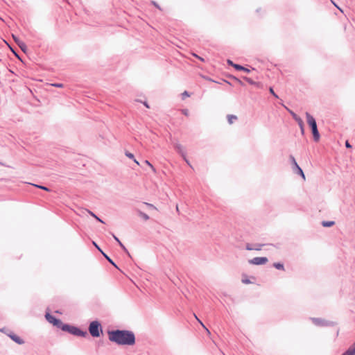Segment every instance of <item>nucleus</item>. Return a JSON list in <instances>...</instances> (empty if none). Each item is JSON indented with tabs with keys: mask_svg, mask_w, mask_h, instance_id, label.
I'll list each match as a JSON object with an SVG mask.
<instances>
[{
	"mask_svg": "<svg viewBox=\"0 0 355 355\" xmlns=\"http://www.w3.org/2000/svg\"><path fill=\"white\" fill-rule=\"evenodd\" d=\"M110 341L121 345H132L135 343V337L132 332L125 330H116L108 332Z\"/></svg>",
	"mask_w": 355,
	"mask_h": 355,
	"instance_id": "obj_1",
	"label": "nucleus"
},
{
	"mask_svg": "<svg viewBox=\"0 0 355 355\" xmlns=\"http://www.w3.org/2000/svg\"><path fill=\"white\" fill-rule=\"evenodd\" d=\"M306 121L311 128L313 139L315 141L320 139V134L318 130L317 124L315 119L308 112L306 113Z\"/></svg>",
	"mask_w": 355,
	"mask_h": 355,
	"instance_id": "obj_2",
	"label": "nucleus"
},
{
	"mask_svg": "<svg viewBox=\"0 0 355 355\" xmlns=\"http://www.w3.org/2000/svg\"><path fill=\"white\" fill-rule=\"evenodd\" d=\"M89 331L93 337L100 336V332H102L101 324L97 321H93L89 327Z\"/></svg>",
	"mask_w": 355,
	"mask_h": 355,
	"instance_id": "obj_3",
	"label": "nucleus"
},
{
	"mask_svg": "<svg viewBox=\"0 0 355 355\" xmlns=\"http://www.w3.org/2000/svg\"><path fill=\"white\" fill-rule=\"evenodd\" d=\"M62 329L63 331H68V332L71 333V334H73L76 336H85L87 335L86 331H83L80 329H79L75 327L70 326L68 324L62 325Z\"/></svg>",
	"mask_w": 355,
	"mask_h": 355,
	"instance_id": "obj_4",
	"label": "nucleus"
},
{
	"mask_svg": "<svg viewBox=\"0 0 355 355\" xmlns=\"http://www.w3.org/2000/svg\"><path fill=\"white\" fill-rule=\"evenodd\" d=\"M46 320L49 322L53 324L54 326H56L59 328L62 329V325H64L61 320L59 319L55 318L54 316L51 315L50 313H46L45 315Z\"/></svg>",
	"mask_w": 355,
	"mask_h": 355,
	"instance_id": "obj_5",
	"label": "nucleus"
},
{
	"mask_svg": "<svg viewBox=\"0 0 355 355\" xmlns=\"http://www.w3.org/2000/svg\"><path fill=\"white\" fill-rule=\"evenodd\" d=\"M268 262L266 257H254L249 260V263L253 265H263Z\"/></svg>",
	"mask_w": 355,
	"mask_h": 355,
	"instance_id": "obj_6",
	"label": "nucleus"
},
{
	"mask_svg": "<svg viewBox=\"0 0 355 355\" xmlns=\"http://www.w3.org/2000/svg\"><path fill=\"white\" fill-rule=\"evenodd\" d=\"M291 114H292L293 118L295 119V121H297L299 125L300 126L301 130L303 132H304V123H303L302 120L300 117H298L294 112H291Z\"/></svg>",
	"mask_w": 355,
	"mask_h": 355,
	"instance_id": "obj_7",
	"label": "nucleus"
},
{
	"mask_svg": "<svg viewBox=\"0 0 355 355\" xmlns=\"http://www.w3.org/2000/svg\"><path fill=\"white\" fill-rule=\"evenodd\" d=\"M174 148L182 156H184L185 153H184V146L182 145H181L179 143H177V144H175Z\"/></svg>",
	"mask_w": 355,
	"mask_h": 355,
	"instance_id": "obj_8",
	"label": "nucleus"
},
{
	"mask_svg": "<svg viewBox=\"0 0 355 355\" xmlns=\"http://www.w3.org/2000/svg\"><path fill=\"white\" fill-rule=\"evenodd\" d=\"M342 355H355V343Z\"/></svg>",
	"mask_w": 355,
	"mask_h": 355,
	"instance_id": "obj_9",
	"label": "nucleus"
},
{
	"mask_svg": "<svg viewBox=\"0 0 355 355\" xmlns=\"http://www.w3.org/2000/svg\"><path fill=\"white\" fill-rule=\"evenodd\" d=\"M227 118L228 123L230 124H232L234 121L237 120V116L236 115H233V114L227 115Z\"/></svg>",
	"mask_w": 355,
	"mask_h": 355,
	"instance_id": "obj_10",
	"label": "nucleus"
},
{
	"mask_svg": "<svg viewBox=\"0 0 355 355\" xmlns=\"http://www.w3.org/2000/svg\"><path fill=\"white\" fill-rule=\"evenodd\" d=\"M241 282L242 283L245 284H252V282L249 279L248 275H245V274H243L242 275V279H241Z\"/></svg>",
	"mask_w": 355,
	"mask_h": 355,
	"instance_id": "obj_11",
	"label": "nucleus"
},
{
	"mask_svg": "<svg viewBox=\"0 0 355 355\" xmlns=\"http://www.w3.org/2000/svg\"><path fill=\"white\" fill-rule=\"evenodd\" d=\"M10 338L15 341L18 344H23L24 343V341L22 339H21L19 336H16V335H12V336H10Z\"/></svg>",
	"mask_w": 355,
	"mask_h": 355,
	"instance_id": "obj_12",
	"label": "nucleus"
},
{
	"mask_svg": "<svg viewBox=\"0 0 355 355\" xmlns=\"http://www.w3.org/2000/svg\"><path fill=\"white\" fill-rule=\"evenodd\" d=\"M18 46H19V48L21 49V51L24 53L26 52L27 51V46L26 45V44L22 41V42H18Z\"/></svg>",
	"mask_w": 355,
	"mask_h": 355,
	"instance_id": "obj_13",
	"label": "nucleus"
},
{
	"mask_svg": "<svg viewBox=\"0 0 355 355\" xmlns=\"http://www.w3.org/2000/svg\"><path fill=\"white\" fill-rule=\"evenodd\" d=\"M125 155L130 158V159H132L134 160V162L137 164V165H139V162L135 159V157H134V155L130 152H125Z\"/></svg>",
	"mask_w": 355,
	"mask_h": 355,
	"instance_id": "obj_14",
	"label": "nucleus"
},
{
	"mask_svg": "<svg viewBox=\"0 0 355 355\" xmlns=\"http://www.w3.org/2000/svg\"><path fill=\"white\" fill-rule=\"evenodd\" d=\"M234 67L237 70H243L247 73L250 72V70L239 64H234Z\"/></svg>",
	"mask_w": 355,
	"mask_h": 355,
	"instance_id": "obj_15",
	"label": "nucleus"
},
{
	"mask_svg": "<svg viewBox=\"0 0 355 355\" xmlns=\"http://www.w3.org/2000/svg\"><path fill=\"white\" fill-rule=\"evenodd\" d=\"M273 266L278 270H284V266L282 263H274Z\"/></svg>",
	"mask_w": 355,
	"mask_h": 355,
	"instance_id": "obj_16",
	"label": "nucleus"
},
{
	"mask_svg": "<svg viewBox=\"0 0 355 355\" xmlns=\"http://www.w3.org/2000/svg\"><path fill=\"white\" fill-rule=\"evenodd\" d=\"M138 213H139V216H141V217L144 220H148L149 219V216H148L146 214H145V213H144V212H142V211H138Z\"/></svg>",
	"mask_w": 355,
	"mask_h": 355,
	"instance_id": "obj_17",
	"label": "nucleus"
},
{
	"mask_svg": "<svg viewBox=\"0 0 355 355\" xmlns=\"http://www.w3.org/2000/svg\"><path fill=\"white\" fill-rule=\"evenodd\" d=\"M296 169L297 171V173L301 175V177L303 178L304 180H305V179H306L305 175H304L303 171L302 170V168L300 166H297V168H296Z\"/></svg>",
	"mask_w": 355,
	"mask_h": 355,
	"instance_id": "obj_18",
	"label": "nucleus"
},
{
	"mask_svg": "<svg viewBox=\"0 0 355 355\" xmlns=\"http://www.w3.org/2000/svg\"><path fill=\"white\" fill-rule=\"evenodd\" d=\"M334 221H323L322 222V225L324 227H331L332 225H334Z\"/></svg>",
	"mask_w": 355,
	"mask_h": 355,
	"instance_id": "obj_19",
	"label": "nucleus"
},
{
	"mask_svg": "<svg viewBox=\"0 0 355 355\" xmlns=\"http://www.w3.org/2000/svg\"><path fill=\"white\" fill-rule=\"evenodd\" d=\"M263 245V244H255L253 245V250H261Z\"/></svg>",
	"mask_w": 355,
	"mask_h": 355,
	"instance_id": "obj_20",
	"label": "nucleus"
},
{
	"mask_svg": "<svg viewBox=\"0 0 355 355\" xmlns=\"http://www.w3.org/2000/svg\"><path fill=\"white\" fill-rule=\"evenodd\" d=\"M243 79L245 80L250 85H257V83L252 80L251 78L248 77H243Z\"/></svg>",
	"mask_w": 355,
	"mask_h": 355,
	"instance_id": "obj_21",
	"label": "nucleus"
},
{
	"mask_svg": "<svg viewBox=\"0 0 355 355\" xmlns=\"http://www.w3.org/2000/svg\"><path fill=\"white\" fill-rule=\"evenodd\" d=\"M87 211H88V213H89L92 216H93L94 218H95L97 220H98V221H99V222H101V223H103V221L101 219H100L97 216H96L93 212H92V211H89V210H87Z\"/></svg>",
	"mask_w": 355,
	"mask_h": 355,
	"instance_id": "obj_22",
	"label": "nucleus"
},
{
	"mask_svg": "<svg viewBox=\"0 0 355 355\" xmlns=\"http://www.w3.org/2000/svg\"><path fill=\"white\" fill-rule=\"evenodd\" d=\"M290 157H291V159L292 163H293V164L294 165V166H295V168H297V166H299V165L297 164V162H296V160H295V157H294L293 156H292V155H291Z\"/></svg>",
	"mask_w": 355,
	"mask_h": 355,
	"instance_id": "obj_23",
	"label": "nucleus"
},
{
	"mask_svg": "<svg viewBox=\"0 0 355 355\" xmlns=\"http://www.w3.org/2000/svg\"><path fill=\"white\" fill-rule=\"evenodd\" d=\"M145 164L146 165L149 166L154 173H156V170H155V167L148 160L145 161Z\"/></svg>",
	"mask_w": 355,
	"mask_h": 355,
	"instance_id": "obj_24",
	"label": "nucleus"
},
{
	"mask_svg": "<svg viewBox=\"0 0 355 355\" xmlns=\"http://www.w3.org/2000/svg\"><path fill=\"white\" fill-rule=\"evenodd\" d=\"M119 245L121 247V248L123 250V251L127 253L129 256L130 255L128 250H127V248L123 245V244L120 242L119 243Z\"/></svg>",
	"mask_w": 355,
	"mask_h": 355,
	"instance_id": "obj_25",
	"label": "nucleus"
},
{
	"mask_svg": "<svg viewBox=\"0 0 355 355\" xmlns=\"http://www.w3.org/2000/svg\"><path fill=\"white\" fill-rule=\"evenodd\" d=\"M119 245L121 247V248L123 250V251L127 253L129 256L130 255L128 250H127V248L123 245V244L120 242L119 243Z\"/></svg>",
	"mask_w": 355,
	"mask_h": 355,
	"instance_id": "obj_26",
	"label": "nucleus"
},
{
	"mask_svg": "<svg viewBox=\"0 0 355 355\" xmlns=\"http://www.w3.org/2000/svg\"><path fill=\"white\" fill-rule=\"evenodd\" d=\"M144 204L146 205H147L149 208H152L153 209L157 210V208L155 206H154L153 204H150V203H148V202H144Z\"/></svg>",
	"mask_w": 355,
	"mask_h": 355,
	"instance_id": "obj_27",
	"label": "nucleus"
},
{
	"mask_svg": "<svg viewBox=\"0 0 355 355\" xmlns=\"http://www.w3.org/2000/svg\"><path fill=\"white\" fill-rule=\"evenodd\" d=\"M182 98H183V99H184L186 97H189V96H190V94L188 93V92L184 91V92L182 94Z\"/></svg>",
	"mask_w": 355,
	"mask_h": 355,
	"instance_id": "obj_28",
	"label": "nucleus"
},
{
	"mask_svg": "<svg viewBox=\"0 0 355 355\" xmlns=\"http://www.w3.org/2000/svg\"><path fill=\"white\" fill-rule=\"evenodd\" d=\"M234 80L235 82L239 84V85H241L243 86V83L241 80H240L239 79L236 78H234Z\"/></svg>",
	"mask_w": 355,
	"mask_h": 355,
	"instance_id": "obj_29",
	"label": "nucleus"
},
{
	"mask_svg": "<svg viewBox=\"0 0 355 355\" xmlns=\"http://www.w3.org/2000/svg\"><path fill=\"white\" fill-rule=\"evenodd\" d=\"M269 91L275 98H278V96L275 93L272 87L270 88Z\"/></svg>",
	"mask_w": 355,
	"mask_h": 355,
	"instance_id": "obj_30",
	"label": "nucleus"
},
{
	"mask_svg": "<svg viewBox=\"0 0 355 355\" xmlns=\"http://www.w3.org/2000/svg\"><path fill=\"white\" fill-rule=\"evenodd\" d=\"M102 254L104 255V257L112 263L113 264L114 266H115V264L113 263V261L103 252H102Z\"/></svg>",
	"mask_w": 355,
	"mask_h": 355,
	"instance_id": "obj_31",
	"label": "nucleus"
},
{
	"mask_svg": "<svg viewBox=\"0 0 355 355\" xmlns=\"http://www.w3.org/2000/svg\"><path fill=\"white\" fill-rule=\"evenodd\" d=\"M253 248H254L253 246L252 245H250V244H248L246 245V249L248 250H253Z\"/></svg>",
	"mask_w": 355,
	"mask_h": 355,
	"instance_id": "obj_32",
	"label": "nucleus"
},
{
	"mask_svg": "<svg viewBox=\"0 0 355 355\" xmlns=\"http://www.w3.org/2000/svg\"><path fill=\"white\" fill-rule=\"evenodd\" d=\"M12 37L15 40V42L18 44V42H22L21 40H20L19 38H17V37H15V35H12Z\"/></svg>",
	"mask_w": 355,
	"mask_h": 355,
	"instance_id": "obj_33",
	"label": "nucleus"
},
{
	"mask_svg": "<svg viewBox=\"0 0 355 355\" xmlns=\"http://www.w3.org/2000/svg\"><path fill=\"white\" fill-rule=\"evenodd\" d=\"M36 187H39V188H40V189H43V190L47 191H49V189L47 187H43V186H37V185Z\"/></svg>",
	"mask_w": 355,
	"mask_h": 355,
	"instance_id": "obj_34",
	"label": "nucleus"
},
{
	"mask_svg": "<svg viewBox=\"0 0 355 355\" xmlns=\"http://www.w3.org/2000/svg\"><path fill=\"white\" fill-rule=\"evenodd\" d=\"M195 318H196V320L198 321V322H200V324L202 325V327L203 328H205V326L204 325V324L200 320V319L198 318V317L195 315Z\"/></svg>",
	"mask_w": 355,
	"mask_h": 355,
	"instance_id": "obj_35",
	"label": "nucleus"
},
{
	"mask_svg": "<svg viewBox=\"0 0 355 355\" xmlns=\"http://www.w3.org/2000/svg\"><path fill=\"white\" fill-rule=\"evenodd\" d=\"M195 318H196V320L198 321V322H200V324L202 325V327L203 328H205V326L204 325V324L200 320V319L198 318V317L195 315Z\"/></svg>",
	"mask_w": 355,
	"mask_h": 355,
	"instance_id": "obj_36",
	"label": "nucleus"
},
{
	"mask_svg": "<svg viewBox=\"0 0 355 355\" xmlns=\"http://www.w3.org/2000/svg\"><path fill=\"white\" fill-rule=\"evenodd\" d=\"M182 112L186 115V116H188L189 115V110H182Z\"/></svg>",
	"mask_w": 355,
	"mask_h": 355,
	"instance_id": "obj_37",
	"label": "nucleus"
},
{
	"mask_svg": "<svg viewBox=\"0 0 355 355\" xmlns=\"http://www.w3.org/2000/svg\"><path fill=\"white\" fill-rule=\"evenodd\" d=\"M52 85L54 87H63L62 84H60V83L53 84Z\"/></svg>",
	"mask_w": 355,
	"mask_h": 355,
	"instance_id": "obj_38",
	"label": "nucleus"
},
{
	"mask_svg": "<svg viewBox=\"0 0 355 355\" xmlns=\"http://www.w3.org/2000/svg\"><path fill=\"white\" fill-rule=\"evenodd\" d=\"M345 146L348 148H352V146L349 144V141H346L345 142Z\"/></svg>",
	"mask_w": 355,
	"mask_h": 355,
	"instance_id": "obj_39",
	"label": "nucleus"
},
{
	"mask_svg": "<svg viewBox=\"0 0 355 355\" xmlns=\"http://www.w3.org/2000/svg\"><path fill=\"white\" fill-rule=\"evenodd\" d=\"M183 159L185 160V162L187 163L188 165L191 166L189 162L187 160V159L186 158V156H185V154L184 155V156H182Z\"/></svg>",
	"mask_w": 355,
	"mask_h": 355,
	"instance_id": "obj_40",
	"label": "nucleus"
},
{
	"mask_svg": "<svg viewBox=\"0 0 355 355\" xmlns=\"http://www.w3.org/2000/svg\"><path fill=\"white\" fill-rule=\"evenodd\" d=\"M331 2H332V3H333V4H334L336 8H338L341 12H343V10H342L340 8H339V7L337 6V4H336V3H335V2H334L332 0H331Z\"/></svg>",
	"mask_w": 355,
	"mask_h": 355,
	"instance_id": "obj_41",
	"label": "nucleus"
},
{
	"mask_svg": "<svg viewBox=\"0 0 355 355\" xmlns=\"http://www.w3.org/2000/svg\"><path fill=\"white\" fill-rule=\"evenodd\" d=\"M331 2H332V3H333V4H334L336 8H338L341 12H343V10H342L340 8H339V7L337 6V4H336V3H335V2H334L332 0H331Z\"/></svg>",
	"mask_w": 355,
	"mask_h": 355,
	"instance_id": "obj_42",
	"label": "nucleus"
},
{
	"mask_svg": "<svg viewBox=\"0 0 355 355\" xmlns=\"http://www.w3.org/2000/svg\"><path fill=\"white\" fill-rule=\"evenodd\" d=\"M331 2H332V3H333V4H334L336 8H338L341 12H343V10H342L340 8H339V7L337 6V4H336V3H335V2H334L332 0H331Z\"/></svg>",
	"mask_w": 355,
	"mask_h": 355,
	"instance_id": "obj_43",
	"label": "nucleus"
},
{
	"mask_svg": "<svg viewBox=\"0 0 355 355\" xmlns=\"http://www.w3.org/2000/svg\"><path fill=\"white\" fill-rule=\"evenodd\" d=\"M208 336H210L211 335V332L210 331L205 327V328H204Z\"/></svg>",
	"mask_w": 355,
	"mask_h": 355,
	"instance_id": "obj_44",
	"label": "nucleus"
},
{
	"mask_svg": "<svg viewBox=\"0 0 355 355\" xmlns=\"http://www.w3.org/2000/svg\"><path fill=\"white\" fill-rule=\"evenodd\" d=\"M93 244L95 245V247L96 248H98V250H100L101 252H103L102 250L100 249V248L97 245V244L94 241L93 242Z\"/></svg>",
	"mask_w": 355,
	"mask_h": 355,
	"instance_id": "obj_45",
	"label": "nucleus"
},
{
	"mask_svg": "<svg viewBox=\"0 0 355 355\" xmlns=\"http://www.w3.org/2000/svg\"><path fill=\"white\" fill-rule=\"evenodd\" d=\"M112 236H113L114 239H115V240H116L119 243L121 242V241H120V240H119V239H118V238H117L114 234H113Z\"/></svg>",
	"mask_w": 355,
	"mask_h": 355,
	"instance_id": "obj_46",
	"label": "nucleus"
},
{
	"mask_svg": "<svg viewBox=\"0 0 355 355\" xmlns=\"http://www.w3.org/2000/svg\"><path fill=\"white\" fill-rule=\"evenodd\" d=\"M144 105L147 108H149V105H148V104L146 102H144Z\"/></svg>",
	"mask_w": 355,
	"mask_h": 355,
	"instance_id": "obj_47",
	"label": "nucleus"
},
{
	"mask_svg": "<svg viewBox=\"0 0 355 355\" xmlns=\"http://www.w3.org/2000/svg\"><path fill=\"white\" fill-rule=\"evenodd\" d=\"M153 4H154L157 8H158L159 9H161V8H159V6L157 4H156L155 2H153Z\"/></svg>",
	"mask_w": 355,
	"mask_h": 355,
	"instance_id": "obj_48",
	"label": "nucleus"
},
{
	"mask_svg": "<svg viewBox=\"0 0 355 355\" xmlns=\"http://www.w3.org/2000/svg\"><path fill=\"white\" fill-rule=\"evenodd\" d=\"M198 58L202 62L204 61V59L200 56H198Z\"/></svg>",
	"mask_w": 355,
	"mask_h": 355,
	"instance_id": "obj_49",
	"label": "nucleus"
},
{
	"mask_svg": "<svg viewBox=\"0 0 355 355\" xmlns=\"http://www.w3.org/2000/svg\"><path fill=\"white\" fill-rule=\"evenodd\" d=\"M228 62L234 67V64H233L232 61L228 60Z\"/></svg>",
	"mask_w": 355,
	"mask_h": 355,
	"instance_id": "obj_50",
	"label": "nucleus"
},
{
	"mask_svg": "<svg viewBox=\"0 0 355 355\" xmlns=\"http://www.w3.org/2000/svg\"><path fill=\"white\" fill-rule=\"evenodd\" d=\"M176 211L178 212L179 211V207L178 205L176 206Z\"/></svg>",
	"mask_w": 355,
	"mask_h": 355,
	"instance_id": "obj_51",
	"label": "nucleus"
},
{
	"mask_svg": "<svg viewBox=\"0 0 355 355\" xmlns=\"http://www.w3.org/2000/svg\"><path fill=\"white\" fill-rule=\"evenodd\" d=\"M193 56H195V57H196L197 58H198V55H196V54H195V53H193Z\"/></svg>",
	"mask_w": 355,
	"mask_h": 355,
	"instance_id": "obj_52",
	"label": "nucleus"
}]
</instances>
